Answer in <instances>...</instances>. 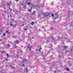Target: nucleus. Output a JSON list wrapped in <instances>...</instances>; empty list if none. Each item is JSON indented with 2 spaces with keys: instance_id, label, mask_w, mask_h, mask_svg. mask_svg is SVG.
<instances>
[{
  "instance_id": "32",
  "label": "nucleus",
  "mask_w": 73,
  "mask_h": 73,
  "mask_svg": "<svg viewBox=\"0 0 73 73\" xmlns=\"http://www.w3.org/2000/svg\"><path fill=\"white\" fill-rule=\"evenodd\" d=\"M19 1V0H16V1L17 2V1Z\"/></svg>"
},
{
  "instance_id": "28",
  "label": "nucleus",
  "mask_w": 73,
  "mask_h": 73,
  "mask_svg": "<svg viewBox=\"0 0 73 73\" xmlns=\"http://www.w3.org/2000/svg\"><path fill=\"white\" fill-rule=\"evenodd\" d=\"M3 17H4V15L3 14H2Z\"/></svg>"
},
{
  "instance_id": "40",
  "label": "nucleus",
  "mask_w": 73,
  "mask_h": 73,
  "mask_svg": "<svg viewBox=\"0 0 73 73\" xmlns=\"http://www.w3.org/2000/svg\"><path fill=\"white\" fill-rule=\"evenodd\" d=\"M70 25L71 26H72V24H71Z\"/></svg>"
},
{
  "instance_id": "18",
  "label": "nucleus",
  "mask_w": 73,
  "mask_h": 73,
  "mask_svg": "<svg viewBox=\"0 0 73 73\" xmlns=\"http://www.w3.org/2000/svg\"><path fill=\"white\" fill-rule=\"evenodd\" d=\"M26 70L27 72H28V70L27 69H26Z\"/></svg>"
},
{
  "instance_id": "6",
  "label": "nucleus",
  "mask_w": 73,
  "mask_h": 73,
  "mask_svg": "<svg viewBox=\"0 0 73 73\" xmlns=\"http://www.w3.org/2000/svg\"><path fill=\"white\" fill-rule=\"evenodd\" d=\"M27 27H26L25 28H24L25 31H27Z\"/></svg>"
},
{
  "instance_id": "34",
  "label": "nucleus",
  "mask_w": 73,
  "mask_h": 73,
  "mask_svg": "<svg viewBox=\"0 0 73 73\" xmlns=\"http://www.w3.org/2000/svg\"><path fill=\"white\" fill-rule=\"evenodd\" d=\"M47 40H49V38H47Z\"/></svg>"
},
{
  "instance_id": "8",
  "label": "nucleus",
  "mask_w": 73,
  "mask_h": 73,
  "mask_svg": "<svg viewBox=\"0 0 73 73\" xmlns=\"http://www.w3.org/2000/svg\"><path fill=\"white\" fill-rule=\"evenodd\" d=\"M23 60V62H25V61H27V60H26V59H24Z\"/></svg>"
},
{
  "instance_id": "16",
  "label": "nucleus",
  "mask_w": 73,
  "mask_h": 73,
  "mask_svg": "<svg viewBox=\"0 0 73 73\" xmlns=\"http://www.w3.org/2000/svg\"><path fill=\"white\" fill-rule=\"evenodd\" d=\"M51 38L53 41H54V39L53 38V37H52Z\"/></svg>"
},
{
  "instance_id": "5",
  "label": "nucleus",
  "mask_w": 73,
  "mask_h": 73,
  "mask_svg": "<svg viewBox=\"0 0 73 73\" xmlns=\"http://www.w3.org/2000/svg\"><path fill=\"white\" fill-rule=\"evenodd\" d=\"M14 48H16V45L15 44L13 46Z\"/></svg>"
},
{
  "instance_id": "27",
  "label": "nucleus",
  "mask_w": 73,
  "mask_h": 73,
  "mask_svg": "<svg viewBox=\"0 0 73 73\" xmlns=\"http://www.w3.org/2000/svg\"><path fill=\"white\" fill-rule=\"evenodd\" d=\"M11 20H12L13 21H14V19H11Z\"/></svg>"
},
{
  "instance_id": "13",
  "label": "nucleus",
  "mask_w": 73,
  "mask_h": 73,
  "mask_svg": "<svg viewBox=\"0 0 73 73\" xmlns=\"http://www.w3.org/2000/svg\"><path fill=\"white\" fill-rule=\"evenodd\" d=\"M58 19V17H56L54 18V20H56V19Z\"/></svg>"
},
{
  "instance_id": "45",
  "label": "nucleus",
  "mask_w": 73,
  "mask_h": 73,
  "mask_svg": "<svg viewBox=\"0 0 73 73\" xmlns=\"http://www.w3.org/2000/svg\"><path fill=\"white\" fill-rule=\"evenodd\" d=\"M32 38H34L33 37Z\"/></svg>"
},
{
  "instance_id": "46",
  "label": "nucleus",
  "mask_w": 73,
  "mask_h": 73,
  "mask_svg": "<svg viewBox=\"0 0 73 73\" xmlns=\"http://www.w3.org/2000/svg\"><path fill=\"white\" fill-rule=\"evenodd\" d=\"M1 39H0V41H1Z\"/></svg>"
},
{
  "instance_id": "50",
  "label": "nucleus",
  "mask_w": 73,
  "mask_h": 73,
  "mask_svg": "<svg viewBox=\"0 0 73 73\" xmlns=\"http://www.w3.org/2000/svg\"><path fill=\"white\" fill-rule=\"evenodd\" d=\"M59 36H58V38H59Z\"/></svg>"
},
{
  "instance_id": "49",
  "label": "nucleus",
  "mask_w": 73,
  "mask_h": 73,
  "mask_svg": "<svg viewBox=\"0 0 73 73\" xmlns=\"http://www.w3.org/2000/svg\"><path fill=\"white\" fill-rule=\"evenodd\" d=\"M51 46H52V45H51Z\"/></svg>"
},
{
  "instance_id": "12",
  "label": "nucleus",
  "mask_w": 73,
  "mask_h": 73,
  "mask_svg": "<svg viewBox=\"0 0 73 73\" xmlns=\"http://www.w3.org/2000/svg\"><path fill=\"white\" fill-rule=\"evenodd\" d=\"M31 24H32V25L34 24V22H32L31 23Z\"/></svg>"
},
{
  "instance_id": "2",
  "label": "nucleus",
  "mask_w": 73,
  "mask_h": 73,
  "mask_svg": "<svg viewBox=\"0 0 73 73\" xmlns=\"http://www.w3.org/2000/svg\"><path fill=\"white\" fill-rule=\"evenodd\" d=\"M50 13H46V15H44V17H48Z\"/></svg>"
},
{
  "instance_id": "21",
  "label": "nucleus",
  "mask_w": 73,
  "mask_h": 73,
  "mask_svg": "<svg viewBox=\"0 0 73 73\" xmlns=\"http://www.w3.org/2000/svg\"><path fill=\"white\" fill-rule=\"evenodd\" d=\"M3 36H5V33H4L3 34Z\"/></svg>"
},
{
  "instance_id": "43",
  "label": "nucleus",
  "mask_w": 73,
  "mask_h": 73,
  "mask_svg": "<svg viewBox=\"0 0 73 73\" xmlns=\"http://www.w3.org/2000/svg\"><path fill=\"white\" fill-rule=\"evenodd\" d=\"M36 51H37V49H36Z\"/></svg>"
},
{
  "instance_id": "20",
  "label": "nucleus",
  "mask_w": 73,
  "mask_h": 73,
  "mask_svg": "<svg viewBox=\"0 0 73 73\" xmlns=\"http://www.w3.org/2000/svg\"><path fill=\"white\" fill-rule=\"evenodd\" d=\"M10 26H11V27L13 26V24H11V25H10Z\"/></svg>"
},
{
  "instance_id": "4",
  "label": "nucleus",
  "mask_w": 73,
  "mask_h": 73,
  "mask_svg": "<svg viewBox=\"0 0 73 73\" xmlns=\"http://www.w3.org/2000/svg\"><path fill=\"white\" fill-rule=\"evenodd\" d=\"M32 14L33 15H35V11H34L33 13Z\"/></svg>"
},
{
  "instance_id": "51",
  "label": "nucleus",
  "mask_w": 73,
  "mask_h": 73,
  "mask_svg": "<svg viewBox=\"0 0 73 73\" xmlns=\"http://www.w3.org/2000/svg\"><path fill=\"white\" fill-rule=\"evenodd\" d=\"M42 15H43V14H42Z\"/></svg>"
},
{
  "instance_id": "47",
  "label": "nucleus",
  "mask_w": 73,
  "mask_h": 73,
  "mask_svg": "<svg viewBox=\"0 0 73 73\" xmlns=\"http://www.w3.org/2000/svg\"><path fill=\"white\" fill-rule=\"evenodd\" d=\"M51 29H53L52 28H51Z\"/></svg>"
},
{
  "instance_id": "48",
  "label": "nucleus",
  "mask_w": 73,
  "mask_h": 73,
  "mask_svg": "<svg viewBox=\"0 0 73 73\" xmlns=\"http://www.w3.org/2000/svg\"><path fill=\"white\" fill-rule=\"evenodd\" d=\"M5 12L6 13V11H5Z\"/></svg>"
},
{
  "instance_id": "19",
  "label": "nucleus",
  "mask_w": 73,
  "mask_h": 73,
  "mask_svg": "<svg viewBox=\"0 0 73 73\" xmlns=\"http://www.w3.org/2000/svg\"><path fill=\"white\" fill-rule=\"evenodd\" d=\"M7 57L9 56V54H7Z\"/></svg>"
},
{
  "instance_id": "42",
  "label": "nucleus",
  "mask_w": 73,
  "mask_h": 73,
  "mask_svg": "<svg viewBox=\"0 0 73 73\" xmlns=\"http://www.w3.org/2000/svg\"><path fill=\"white\" fill-rule=\"evenodd\" d=\"M38 8H40V7H39V6H38Z\"/></svg>"
},
{
  "instance_id": "35",
  "label": "nucleus",
  "mask_w": 73,
  "mask_h": 73,
  "mask_svg": "<svg viewBox=\"0 0 73 73\" xmlns=\"http://www.w3.org/2000/svg\"><path fill=\"white\" fill-rule=\"evenodd\" d=\"M41 16L40 14H39V16Z\"/></svg>"
},
{
  "instance_id": "44",
  "label": "nucleus",
  "mask_w": 73,
  "mask_h": 73,
  "mask_svg": "<svg viewBox=\"0 0 73 73\" xmlns=\"http://www.w3.org/2000/svg\"><path fill=\"white\" fill-rule=\"evenodd\" d=\"M5 60H7V58H6V59H5Z\"/></svg>"
},
{
  "instance_id": "36",
  "label": "nucleus",
  "mask_w": 73,
  "mask_h": 73,
  "mask_svg": "<svg viewBox=\"0 0 73 73\" xmlns=\"http://www.w3.org/2000/svg\"><path fill=\"white\" fill-rule=\"evenodd\" d=\"M44 31H46V30H45V29H44Z\"/></svg>"
},
{
  "instance_id": "41",
  "label": "nucleus",
  "mask_w": 73,
  "mask_h": 73,
  "mask_svg": "<svg viewBox=\"0 0 73 73\" xmlns=\"http://www.w3.org/2000/svg\"><path fill=\"white\" fill-rule=\"evenodd\" d=\"M42 49V48H40V49Z\"/></svg>"
},
{
  "instance_id": "3",
  "label": "nucleus",
  "mask_w": 73,
  "mask_h": 73,
  "mask_svg": "<svg viewBox=\"0 0 73 73\" xmlns=\"http://www.w3.org/2000/svg\"><path fill=\"white\" fill-rule=\"evenodd\" d=\"M31 48H32L30 46H29L27 47V48L29 50H31Z\"/></svg>"
},
{
  "instance_id": "11",
  "label": "nucleus",
  "mask_w": 73,
  "mask_h": 73,
  "mask_svg": "<svg viewBox=\"0 0 73 73\" xmlns=\"http://www.w3.org/2000/svg\"><path fill=\"white\" fill-rule=\"evenodd\" d=\"M16 43H17V44H18V43H19V41H18V40H17L16 41Z\"/></svg>"
},
{
  "instance_id": "29",
  "label": "nucleus",
  "mask_w": 73,
  "mask_h": 73,
  "mask_svg": "<svg viewBox=\"0 0 73 73\" xmlns=\"http://www.w3.org/2000/svg\"><path fill=\"white\" fill-rule=\"evenodd\" d=\"M16 25H14V26H13L14 27H15V26H16Z\"/></svg>"
},
{
  "instance_id": "22",
  "label": "nucleus",
  "mask_w": 73,
  "mask_h": 73,
  "mask_svg": "<svg viewBox=\"0 0 73 73\" xmlns=\"http://www.w3.org/2000/svg\"><path fill=\"white\" fill-rule=\"evenodd\" d=\"M64 48H66V46H64Z\"/></svg>"
},
{
  "instance_id": "37",
  "label": "nucleus",
  "mask_w": 73,
  "mask_h": 73,
  "mask_svg": "<svg viewBox=\"0 0 73 73\" xmlns=\"http://www.w3.org/2000/svg\"><path fill=\"white\" fill-rule=\"evenodd\" d=\"M38 51H40V49L38 50Z\"/></svg>"
},
{
  "instance_id": "7",
  "label": "nucleus",
  "mask_w": 73,
  "mask_h": 73,
  "mask_svg": "<svg viewBox=\"0 0 73 73\" xmlns=\"http://www.w3.org/2000/svg\"><path fill=\"white\" fill-rule=\"evenodd\" d=\"M51 16L52 17H53V18L54 17V15H53V14H52Z\"/></svg>"
},
{
  "instance_id": "23",
  "label": "nucleus",
  "mask_w": 73,
  "mask_h": 73,
  "mask_svg": "<svg viewBox=\"0 0 73 73\" xmlns=\"http://www.w3.org/2000/svg\"><path fill=\"white\" fill-rule=\"evenodd\" d=\"M22 5H25V4H24V3H22Z\"/></svg>"
},
{
  "instance_id": "15",
  "label": "nucleus",
  "mask_w": 73,
  "mask_h": 73,
  "mask_svg": "<svg viewBox=\"0 0 73 73\" xmlns=\"http://www.w3.org/2000/svg\"><path fill=\"white\" fill-rule=\"evenodd\" d=\"M31 9H32V8H31L29 10V12H31Z\"/></svg>"
},
{
  "instance_id": "26",
  "label": "nucleus",
  "mask_w": 73,
  "mask_h": 73,
  "mask_svg": "<svg viewBox=\"0 0 73 73\" xmlns=\"http://www.w3.org/2000/svg\"><path fill=\"white\" fill-rule=\"evenodd\" d=\"M4 51H2V53H4Z\"/></svg>"
},
{
  "instance_id": "30",
  "label": "nucleus",
  "mask_w": 73,
  "mask_h": 73,
  "mask_svg": "<svg viewBox=\"0 0 73 73\" xmlns=\"http://www.w3.org/2000/svg\"><path fill=\"white\" fill-rule=\"evenodd\" d=\"M4 9H6V8L4 7Z\"/></svg>"
},
{
  "instance_id": "25",
  "label": "nucleus",
  "mask_w": 73,
  "mask_h": 73,
  "mask_svg": "<svg viewBox=\"0 0 73 73\" xmlns=\"http://www.w3.org/2000/svg\"><path fill=\"white\" fill-rule=\"evenodd\" d=\"M0 32H2V29H0Z\"/></svg>"
},
{
  "instance_id": "24",
  "label": "nucleus",
  "mask_w": 73,
  "mask_h": 73,
  "mask_svg": "<svg viewBox=\"0 0 73 73\" xmlns=\"http://www.w3.org/2000/svg\"><path fill=\"white\" fill-rule=\"evenodd\" d=\"M11 68H13V67L12 66H10Z\"/></svg>"
},
{
  "instance_id": "33",
  "label": "nucleus",
  "mask_w": 73,
  "mask_h": 73,
  "mask_svg": "<svg viewBox=\"0 0 73 73\" xmlns=\"http://www.w3.org/2000/svg\"><path fill=\"white\" fill-rule=\"evenodd\" d=\"M54 72L55 73H56V71H54Z\"/></svg>"
},
{
  "instance_id": "9",
  "label": "nucleus",
  "mask_w": 73,
  "mask_h": 73,
  "mask_svg": "<svg viewBox=\"0 0 73 73\" xmlns=\"http://www.w3.org/2000/svg\"><path fill=\"white\" fill-rule=\"evenodd\" d=\"M55 15H56V16H57V17H58V13H55Z\"/></svg>"
},
{
  "instance_id": "14",
  "label": "nucleus",
  "mask_w": 73,
  "mask_h": 73,
  "mask_svg": "<svg viewBox=\"0 0 73 73\" xmlns=\"http://www.w3.org/2000/svg\"><path fill=\"white\" fill-rule=\"evenodd\" d=\"M66 70H69V68H66Z\"/></svg>"
},
{
  "instance_id": "17",
  "label": "nucleus",
  "mask_w": 73,
  "mask_h": 73,
  "mask_svg": "<svg viewBox=\"0 0 73 73\" xmlns=\"http://www.w3.org/2000/svg\"><path fill=\"white\" fill-rule=\"evenodd\" d=\"M22 66L23 67H25V65H24V64H23L22 65Z\"/></svg>"
},
{
  "instance_id": "38",
  "label": "nucleus",
  "mask_w": 73,
  "mask_h": 73,
  "mask_svg": "<svg viewBox=\"0 0 73 73\" xmlns=\"http://www.w3.org/2000/svg\"><path fill=\"white\" fill-rule=\"evenodd\" d=\"M24 23H23L22 24V25H23V26H24Z\"/></svg>"
},
{
  "instance_id": "10",
  "label": "nucleus",
  "mask_w": 73,
  "mask_h": 73,
  "mask_svg": "<svg viewBox=\"0 0 73 73\" xmlns=\"http://www.w3.org/2000/svg\"><path fill=\"white\" fill-rule=\"evenodd\" d=\"M9 46H10V45H9V44H8L7 46V48H9Z\"/></svg>"
},
{
  "instance_id": "1",
  "label": "nucleus",
  "mask_w": 73,
  "mask_h": 73,
  "mask_svg": "<svg viewBox=\"0 0 73 73\" xmlns=\"http://www.w3.org/2000/svg\"><path fill=\"white\" fill-rule=\"evenodd\" d=\"M27 4L28 5H29V6H30V4H31V5L33 6V7L35 8V5H34L33 3H32L31 2H28L27 3Z\"/></svg>"
},
{
  "instance_id": "31",
  "label": "nucleus",
  "mask_w": 73,
  "mask_h": 73,
  "mask_svg": "<svg viewBox=\"0 0 73 73\" xmlns=\"http://www.w3.org/2000/svg\"><path fill=\"white\" fill-rule=\"evenodd\" d=\"M69 12H70V11H68V14H69Z\"/></svg>"
},
{
  "instance_id": "39",
  "label": "nucleus",
  "mask_w": 73,
  "mask_h": 73,
  "mask_svg": "<svg viewBox=\"0 0 73 73\" xmlns=\"http://www.w3.org/2000/svg\"><path fill=\"white\" fill-rule=\"evenodd\" d=\"M8 35H9V33H7Z\"/></svg>"
}]
</instances>
